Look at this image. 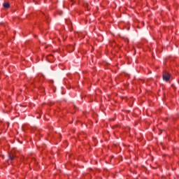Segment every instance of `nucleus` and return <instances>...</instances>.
Listing matches in <instances>:
<instances>
[{
	"instance_id": "3",
	"label": "nucleus",
	"mask_w": 179,
	"mask_h": 179,
	"mask_svg": "<svg viewBox=\"0 0 179 179\" xmlns=\"http://www.w3.org/2000/svg\"><path fill=\"white\" fill-rule=\"evenodd\" d=\"M13 156H12V155H9V160H13Z\"/></svg>"
},
{
	"instance_id": "2",
	"label": "nucleus",
	"mask_w": 179,
	"mask_h": 179,
	"mask_svg": "<svg viewBox=\"0 0 179 179\" xmlns=\"http://www.w3.org/2000/svg\"><path fill=\"white\" fill-rule=\"evenodd\" d=\"M3 6L5 8V9H9V8H10V4L8 2H4L3 3Z\"/></svg>"
},
{
	"instance_id": "4",
	"label": "nucleus",
	"mask_w": 179,
	"mask_h": 179,
	"mask_svg": "<svg viewBox=\"0 0 179 179\" xmlns=\"http://www.w3.org/2000/svg\"><path fill=\"white\" fill-rule=\"evenodd\" d=\"M69 22H70V24H72V21L69 20Z\"/></svg>"
},
{
	"instance_id": "1",
	"label": "nucleus",
	"mask_w": 179,
	"mask_h": 179,
	"mask_svg": "<svg viewBox=\"0 0 179 179\" xmlns=\"http://www.w3.org/2000/svg\"><path fill=\"white\" fill-rule=\"evenodd\" d=\"M170 73H165L163 74V79L165 80V82H169L170 80Z\"/></svg>"
},
{
	"instance_id": "5",
	"label": "nucleus",
	"mask_w": 179,
	"mask_h": 179,
	"mask_svg": "<svg viewBox=\"0 0 179 179\" xmlns=\"http://www.w3.org/2000/svg\"><path fill=\"white\" fill-rule=\"evenodd\" d=\"M59 15H62V13H59Z\"/></svg>"
}]
</instances>
